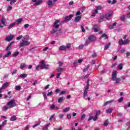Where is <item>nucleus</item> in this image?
Here are the masks:
<instances>
[{
    "mask_svg": "<svg viewBox=\"0 0 130 130\" xmlns=\"http://www.w3.org/2000/svg\"><path fill=\"white\" fill-rule=\"evenodd\" d=\"M117 73L116 71H113L112 74V81H115L116 84H119L120 83V81H121V78H117Z\"/></svg>",
    "mask_w": 130,
    "mask_h": 130,
    "instance_id": "f257e3e1",
    "label": "nucleus"
},
{
    "mask_svg": "<svg viewBox=\"0 0 130 130\" xmlns=\"http://www.w3.org/2000/svg\"><path fill=\"white\" fill-rule=\"evenodd\" d=\"M25 37L23 38L22 42L19 44V47H25L30 45V42L28 41V39H26Z\"/></svg>",
    "mask_w": 130,
    "mask_h": 130,
    "instance_id": "f03ea898",
    "label": "nucleus"
},
{
    "mask_svg": "<svg viewBox=\"0 0 130 130\" xmlns=\"http://www.w3.org/2000/svg\"><path fill=\"white\" fill-rule=\"evenodd\" d=\"M7 105L9 108H13L17 106V101L16 100H12L7 103Z\"/></svg>",
    "mask_w": 130,
    "mask_h": 130,
    "instance_id": "7ed1b4c3",
    "label": "nucleus"
},
{
    "mask_svg": "<svg viewBox=\"0 0 130 130\" xmlns=\"http://www.w3.org/2000/svg\"><path fill=\"white\" fill-rule=\"evenodd\" d=\"M129 40H125L123 41L122 39H120L118 43L120 45H126V44H129Z\"/></svg>",
    "mask_w": 130,
    "mask_h": 130,
    "instance_id": "20e7f679",
    "label": "nucleus"
},
{
    "mask_svg": "<svg viewBox=\"0 0 130 130\" xmlns=\"http://www.w3.org/2000/svg\"><path fill=\"white\" fill-rule=\"evenodd\" d=\"M40 63L41 70H44V69H46V70L48 69V64H45V62H44V60L41 61Z\"/></svg>",
    "mask_w": 130,
    "mask_h": 130,
    "instance_id": "39448f33",
    "label": "nucleus"
},
{
    "mask_svg": "<svg viewBox=\"0 0 130 130\" xmlns=\"http://www.w3.org/2000/svg\"><path fill=\"white\" fill-rule=\"evenodd\" d=\"M74 17V15L71 14L69 16H66L64 18V21L65 22H69V21H71L72 20V18Z\"/></svg>",
    "mask_w": 130,
    "mask_h": 130,
    "instance_id": "423d86ee",
    "label": "nucleus"
},
{
    "mask_svg": "<svg viewBox=\"0 0 130 130\" xmlns=\"http://www.w3.org/2000/svg\"><path fill=\"white\" fill-rule=\"evenodd\" d=\"M1 23L3 24V25H1L0 23V27L1 28H3V27L6 26V19L5 18V17H4V16H3L1 19Z\"/></svg>",
    "mask_w": 130,
    "mask_h": 130,
    "instance_id": "0eeeda50",
    "label": "nucleus"
},
{
    "mask_svg": "<svg viewBox=\"0 0 130 130\" xmlns=\"http://www.w3.org/2000/svg\"><path fill=\"white\" fill-rule=\"evenodd\" d=\"M59 20H56L53 24V26L55 28V29H57V28H59Z\"/></svg>",
    "mask_w": 130,
    "mask_h": 130,
    "instance_id": "6e6552de",
    "label": "nucleus"
},
{
    "mask_svg": "<svg viewBox=\"0 0 130 130\" xmlns=\"http://www.w3.org/2000/svg\"><path fill=\"white\" fill-rule=\"evenodd\" d=\"M104 16L105 18L107 20H110V19H111V17H112V13H108L107 14H105Z\"/></svg>",
    "mask_w": 130,
    "mask_h": 130,
    "instance_id": "1a4fd4ad",
    "label": "nucleus"
},
{
    "mask_svg": "<svg viewBox=\"0 0 130 130\" xmlns=\"http://www.w3.org/2000/svg\"><path fill=\"white\" fill-rule=\"evenodd\" d=\"M14 37H15V36L10 35V36L6 37V38L5 39V40L6 41L9 42V41H11V40H12V39H13Z\"/></svg>",
    "mask_w": 130,
    "mask_h": 130,
    "instance_id": "9d476101",
    "label": "nucleus"
},
{
    "mask_svg": "<svg viewBox=\"0 0 130 130\" xmlns=\"http://www.w3.org/2000/svg\"><path fill=\"white\" fill-rule=\"evenodd\" d=\"M15 42H11L10 44L6 47V50L7 51H9V50H11V48H12V44H13Z\"/></svg>",
    "mask_w": 130,
    "mask_h": 130,
    "instance_id": "9b49d317",
    "label": "nucleus"
},
{
    "mask_svg": "<svg viewBox=\"0 0 130 130\" xmlns=\"http://www.w3.org/2000/svg\"><path fill=\"white\" fill-rule=\"evenodd\" d=\"M92 30H93L95 32H98V31H99V29H98V25H97V24L94 25L92 28Z\"/></svg>",
    "mask_w": 130,
    "mask_h": 130,
    "instance_id": "f8f14e48",
    "label": "nucleus"
},
{
    "mask_svg": "<svg viewBox=\"0 0 130 130\" xmlns=\"http://www.w3.org/2000/svg\"><path fill=\"white\" fill-rule=\"evenodd\" d=\"M22 21H23V19L22 18L17 19L15 20V22L14 23L17 24H21V23H22Z\"/></svg>",
    "mask_w": 130,
    "mask_h": 130,
    "instance_id": "ddd939ff",
    "label": "nucleus"
},
{
    "mask_svg": "<svg viewBox=\"0 0 130 130\" xmlns=\"http://www.w3.org/2000/svg\"><path fill=\"white\" fill-rule=\"evenodd\" d=\"M110 45H111V43H108L106 45H105L104 50H107V49L110 47Z\"/></svg>",
    "mask_w": 130,
    "mask_h": 130,
    "instance_id": "4468645a",
    "label": "nucleus"
},
{
    "mask_svg": "<svg viewBox=\"0 0 130 130\" xmlns=\"http://www.w3.org/2000/svg\"><path fill=\"white\" fill-rule=\"evenodd\" d=\"M113 101H114L113 100L107 101L106 103H104L103 106H106V105H108V104H111L112 102H113Z\"/></svg>",
    "mask_w": 130,
    "mask_h": 130,
    "instance_id": "2eb2a0df",
    "label": "nucleus"
},
{
    "mask_svg": "<svg viewBox=\"0 0 130 130\" xmlns=\"http://www.w3.org/2000/svg\"><path fill=\"white\" fill-rule=\"evenodd\" d=\"M63 68H61L60 67H58L57 68H56V71L58 73H62V72H63Z\"/></svg>",
    "mask_w": 130,
    "mask_h": 130,
    "instance_id": "dca6fc26",
    "label": "nucleus"
},
{
    "mask_svg": "<svg viewBox=\"0 0 130 130\" xmlns=\"http://www.w3.org/2000/svg\"><path fill=\"white\" fill-rule=\"evenodd\" d=\"M88 39L90 41V42L92 41H95L96 40V38L94 36H90L88 38Z\"/></svg>",
    "mask_w": 130,
    "mask_h": 130,
    "instance_id": "f3484780",
    "label": "nucleus"
},
{
    "mask_svg": "<svg viewBox=\"0 0 130 130\" xmlns=\"http://www.w3.org/2000/svg\"><path fill=\"white\" fill-rule=\"evenodd\" d=\"M7 109H11L9 106H5L2 108L3 111H7Z\"/></svg>",
    "mask_w": 130,
    "mask_h": 130,
    "instance_id": "a211bd4d",
    "label": "nucleus"
},
{
    "mask_svg": "<svg viewBox=\"0 0 130 130\" xmlns=\"http://www.w3.org/2000/svg\"><path fill=\"white\" fill-rule=\"evenodd\" d=\"M43 2V1L42 0H39V1H37V3H36L34 4V6H38L39 5H41V4H42Z\"/></svg>",
    "mask_w": 130,
    "mask_h": 130,
    "instance_id": "6ab92c4d",
    "label": "nucleus"
},
{
    "mask_svg": "<svg viewBox=\"0 0 130 130\" xmlns=\"http://www.w3.org/2000/svg\"><path fill=\"white\" fill-rule=\"evenodd\" d=\"M50 125V123H48L46 124L43 127V130H48V126Z\"/></svg>",
    "mask_w": 130,
    "mask_h": 130,
    "instance_id": "aec40b11",
    "label": "nucleus"
},
{
    "mask_svg": "<svg viewBox=\"0 0 130 130\" xmlns=\"http://www.w3.org/2000/svg\"><path fill=\"white\" fill-rule=\"evenodd\" d=\"M11 54H12V52L11 51H8L7 54L3 56V58H5L6 57H9V56H10Z\"/></svg>",
    "mask_w": 130,
    "mask_h": 130,
    "instance_id": "412c9836",
    "label": "nucleus"
},
{
    "mask_svg": "<svg viewBox=\"0 0 130 130\" xmlns=\"http://www.w3.org/2000/svg\"><path fill=\"white\" fill-rule=\"evenodd\" d=\"M105 15H102L101 16L99 19V22L102 23V22H103V18H105Z\"/></svg>",
    "mask_w": 130,
    "mask_h": 130,
    "instance_id": "4be33fe9",
    "label": "nucleus"
},
{
    "mask_svg": "<svg viewBox=\"0 0 130 130\" xmlns=\"http://www.w3.org/2000/svg\"><path fill=\"white\" fill-rule=\"evenodd\" d=\"M64 99V98H63V96L59 98V99H58V103H61V102L63 101Z\"/></svg>",
    "mask_w": 130,
    "mask_h": 130,
    "instance_id": "5701e85b",
    "label": "nucleus"
},
{
    "mask_svg": "<svg viewBox=\"0 0 130 130\" xmlns=\"http://www.w3.org/2000/svg\"><path fill=\"white\" fill-rule=\"evenodd\" d=\"M52 4H53V3L52 2V0H48V2L47 3V5L48 6V7H51V6H52Z\"/></svg>",
    "mask_w": 130,
    "mask_h": 130,
    "instance_id": "b1692460",
    "label": "nucleus"
},
{
    "mask_svg": "<svg viewBox=\"0 0 130 130\" xmlns=\"http://www.w3.org/2000/svg\"><path fill=\"white\" fill-rule=\"evenodd\" d=\"M67 49L66 46L62 45L59 47V50H64Z\"/></svg>",
    "mask_w": 130,
    "mask_h": 130,
    "instance_id": "393cba45",
    "label": "nucleus"
},
{
    "mask_svg": "<svg viewBox=\"0 0 130 130\" xmlns=\"http://www.w3.org/2000/svg\"><path fill=\"white\" fill-rule=\"evenodd\" d=\"M24 68H26V64L25 63H22L20 64V68L21 70H23V69H24Z\"/></svg>",
    "mask_w": 130,
    "mask_h": 130,
    "instance_id": "a878e982",
    "label": "nucleus"
},
{
    "mask_svg": "<svg viewBox=\"0 0 130 130\" xmlns=\"http://www.w3.org/2000/svg\"><path fill=\"white\" fill-rule=\"evenodd\" d=\"M9 85V83L6 82L4 83L2 87V89H6L7 87H8V85Z\"/></svg>",
    "mask_w": 130,
    "mask_h": 130,
    "instance_id": "bb28decb",
    "label": "nucleus"
},
{
    "mask_svg": "<svg viewBox=\"0 0 130 130\" xmlns=\"http://www.w3.org/2000/svg\"><path fill=\"white\" fill-rule=\"evenodd\" d=\"M118 68L119 71H121V70H122V68H123V64L121 63L119 64V65L118 66Z\"/></svg>",
    "mask_w": 130,
    "mask_h": 130,
    "instance_id": "cd10ccee",
    "label": "nucleus"
},
{
    "mask_svg": "<svg viewBox=\"0 0 130 130\" xmlns=\"http://www.w3.org/2000/svg\"><path fill=\"white\" fill-rule=\"evenodd\" d=\"M80 20H81V16H77L75 17L74 21L78 22L80 21Z\"/></svg>",
    "mask_w": 130,
    "mask_h": 130,
    "instance_id": "c85d7f7f",
    "label": "nucleus"
},
{
    "mask_svg": "<svg viewBox=\"0 0 130 130\" xmlns=\"http://www.w3.org/2000/svg\"><path fill=\"white\" fill-rule=\"evenodd\" d=\"M116 22H114V23H113V24L112 25H110L109 26V29H112L114 27V26L116 25Z\"/></svg>",
    "mask_w": 130,
    "mask_h": 130,
    "instance_id": "c756f323",
    "label": "nucleus"
},
{
    "mask_svg": "<svg viewBox=\"0 0 130 130\" xmlns=\"http://www.w3.org/2000/svg\"><path fill=\"white\" fill-rule=\"evenodd\" d=\"M71 109V108L67 107L63 110V112H68V111H70V110Z\"/></svg>",
    "mask_w": 130,
    "mask_h": 130,
    "instance_id": "7c9ffc66",
    "label": "nucleus"
},
{
    "mask_svg": "<svg viewBox=\"0 0 130 130\" xmlns=\"http://www.w3.org/2000/svg\"><path fill=\"white\" fill-rule=\"evenodd\" d=\"M15 25H16V23H13L11 24L9 27H8V29H12V28H13V27H14V26H15Z\"/></svg>",
    "mask_w": 130,
    "mask_h": 130,
    "instance_id": "2f4dec72",
    "label": "nucleus"
},
{
    "mask_svg": "<svg viewBox=\"0 0 130 130\" xmlns=\"http://www.w3.org/2000/svg\"><path fill=\"white\" fill-rule=\"evenodd\" d=\"M89 68H90V65H88L87 67L85 68L83 71V73H86V71L89 70Z\"/></svg>",
    "mask_w": 130,
    "mask_h": 130,
    "instance_id": "473e14b6",
    "label": "nucleus"
},
{
    "mask_svg": "<svg viewBox=\"0 0 130 130\" xmlns=\"http://www.w3.org/2000/svg\"><path fill=\"white\" fill-rule=\"evenodd\" d=\"M89 76H90V74H87L85 76L81 77L80 79H81V80H84V79H87L89 78Z\"/></svg>",
    "mask_w": 130,
    "mask_h": 130,
    "instance_id": "72a5a7b5",
    "label": "nucleus"
},
{
    "mask_svg": "<svg viewBox=\"0 0 130 130\" xmlns=\"http://www.w3.org/2000/svg\"><path fill=\"white\" fill-rule=\"evenodd\" d=\"M17 119L16 116H13L10 119L11 121H15Z\"/></svg>",
    "mask_w": 130,
    "mask_h": 130,
    "instance_id": "f704fd0d",
    "label": "nucleus"
},
{
    "mask_svg": "<svg viewBox=\"0 0 130 130\" xmlns=\"http://www.w3.org/2000/svg\"><path fill=\"white\" fill-rule=\"evenodd\" d=\"M15 89H16V90H17V91H19V90H21V86L19 85H16L15 86Z\"/></svg>",
    "mask_w": 130,
    "mask_h": 130,
    "instance_id": "c9c22d12",
    "label": "nucleus"
},
{
    "mask_svg": "<svg viewBox=\"0 0 130 130\" xmlns=\"http://www.w3.org/2000/svg\"><path fill=\"white\" fill-rule=\"evenodd\" d=\"M54 108H55V105H54V104L51 105V106L50 107V109H51L52 110H53Z\"/></svg>",
    "mask_w": 130,
    "mask_h": 130,
    "instance_id": "e433bc0d",
    "label": "nucleus"
},
{
    "mask_svg": "<svg viewBox=\"0 0 130 130\" xmlns=\"http://www.w3.org/2000/svg\"><path fill=\"white\" fill-rule=\"evenodd\" d=\"M102 38H104L105 39H108V37L107 36V35L105 34H103V35L102 36Z\"/></svg>",
    "mask_w": 130,
    "mask_h": 130,
    "instance_id": "4c0bfd02",
    "label": "nucleus"
},
{
    "mask_svg": "<svg viewBox=\"0 0 130 130\" xmlns=\"http://www.w3.org/2000/svg\"><path fill=\"white\" fill-rule=\"evenodd\" d=\"M19 51L15 52L14 53L13 56H18V55H19Z\"/></svg>",
    "mask_w": 130,
    "mask_h": 130,
    "instance_id": "58836bf2",
    "label": "nucleus"
},
{
    "mask_svg": "<svg viewBox=\"0 0 130 130\" xmlns=\"http://www.w3.org/2000/svg\"><path fill=\"white\" fill-rule=\"evenodd\" d=\"M20 77V78H27V74H21Z\"/></svg>",
    "mask_w": 130,
    "mask_h": 130,
    "instance_id": "ea45409f",
    "label": "nucleus"
},
{
    "mask_svg": "<svg viewBox=\"0 0 130 130\" xmlns=\"http://www.w3.org/2000/svg\"><path fill=\"white\" fill-rule=\"evenodd\" d=\"M112 111L111 110V109H108L106 110V113H111Z\"/></svg>",
    "mask_w": 130,
    "mask_h": 130,
    "instance_id": "a19ab883",
    "label": "nucleus"
},
{
    "mask_svg": "<svg viewBox=\"0 0 130 130\" xmlns=\"http://www.w3.org/2000/svg\"><path fill=\"white\" fill-rule=\"evenodd\" d=\"M109 123H108V120H106L104 123V125H105V126L108 125Z\"/></svg>",
    "mask_w": 130,
    "mask_h": 130,
    "instance_id": "79ce46f5",
    "label": "nucleus"
},
{
    "mask_svg": "<svg viewBox=\"0 0 130 130\" xmlns=\"http://www.w3.org/2000/svg\"><path fill=\"white\" fill-rule=\"evenodd\" d=\"M67 93V91H62L59 93V95H64V94H66Z\"/></svg>",
    "mask_w": 130,
    "mask_h": 130,
    "instance_id": "37998d69",
    "label": "nucleus"
},
{
    "mask_svg": "<svg viewBox=\"0 0 130 130\" xmlns=\"http://www.w3.org/2000/svg\"><path fill=\"white\" fill-rule=\"evenodd\" d=\"M6 124H7V120H4L2 124H1V125H2V126H4L5 125H6Z\"/></svg>",
    "mask_w": 130,
    "mask_h": 130,
    "instance_id": "c03bdc74",
    "label": "nucleus"
},
{
    "mask_svg": "<svg viewBox=\"0 0 130 130\" xmlns=\"http://www.w3.org/2000/svg\"><path fill=\"white\" fill-rule=\"evenodd\" d=\"M23 38V36H19L18 37L16 38V40H20V39H22Z\"/></svg>",
    "mask_w": 130,
    "mask_h": 130,
    "instance_id": "a18cd8bd",
    "label": "nucleus"
},
{
    "mask_svg": "<svg viewBox=\"0 0 130 130\" xmlns=\"http://www.w3.org/2000/svg\"><path fill=\"white\" fill-rule=\"evenodd\" d=\"M61 74V73H57L56 74V78L57 79H58V78H59V77H60V75Z\"/></svg>",
    "mask_w": 130,
    "mask_h": 130,
    "instance_id": "49530a36",
    "label": "nucleus"
},
{
    "mask_svg": "<svg viewBox=\"0 0 130 130\" xmlns=\"http://www.w3.org/2000/svg\"><path fill=\"white\" fill-rule=\"evenodd\" d=\"M55 32H56V29H52L50 31L51 34H54V33H55Z\"/></svg>",
    "mask_w": 130,
    "mask_h": 130,
    "instance_id": "de8ad7c7",
    "label": "nucleus"
},
{
    "mask_svg": "<svg viewBox=\"0 0 130 130\" xmlns=\"http://www.w3.org/2000/svg\"><path fill=\"white\" fill-rule=\"evenodd\" d=\"M116 66H117V63L116 62V63H114L113 65H112L111 68H112V69H113V68H115Z\"/></svg>",
    "mask_w": 130,
    "mask_h": 130,
    "instance_id": "09e8293b",
    "label": "nucleus"
},
{
    "mask_svg": "<svg viewBox=\"0 0 130 130\" xmlns=\"http://www.w3.org/2000/svg\"><path fill=\"white\" fill-rule=\"evenodd\" d=\"M16 2H17V0H12L10 2V5H14V4H15V3H16Z\"/></svg>",
    "mask_w": 130,
    "mask_h": 130,
    "instance_id": "8fccbe9b",
    "label": "nucleus"
},
{
    "mask_svg": "<svg viewBox=\"0 0 130 130\" xmlns=\"http://www.w3.org/2000/svg\"><path fill=\"white\" fill-rule=\"evenodd\" d=\"M66 49L67 48H71V43H68L66 46Z\"/></svg>",
    "mask_w": 130,
    "mask_h": 130,
    "instance_id": "3c124183",
    "label": "nucleus"
},
{
    "mask_svg": "<svg viewBox=\"0 0 130 130\" xmlns=\"http://www.w3.org/2000/svg\"><path fill=\"white\" fill-rule=\"evenodd\" d=\"M97 10H102V6H98L96 7Z\"/></svg>",
    "mask_w": 130,
    "mask_h": 130,
    "instance_id": "603ef678",
    "label": "nucleus"
},
{
    "mask_svg": "<svg viewBox=\"0 0 130 130\" xmlns=\"http://www.w3.org/2000/svg\"><path fill=\"white\" fill-rule=\"evenodd\" d=\"M86 117V115L85 114H83L82 116H81V120H83L84 119H85V118Z\"/></svg>",
    "mask_w": 130,
    "mask_h": 130,
    "instance_id": "864d4df0",
    "label": "nucleus"
},
{
    "mask_svg": "<svg viewBox=\"0 0 130 130\" xmlns=\"http://www.w3.org/2000/svg\"><path fill=\"white\" fill-rule=\"evenodd\" d=\"M123 100V97H121L118 100V102H121Z\"/></svg>",
    "mask_w": 130,
    "mask_h": 130,
    "instance_id": "5fc2aeb1",
    "label": "nucleus"
},
{
    "mask_svg": "<svg viewBox=\"0 0 130 130\" xmlns=\"http://www.w3.org/2000/svg\"><path fill=\"white\" fill-rule=\"evenodd\" d=\"M84 46H85V45H81L79 46V49H82V48H84Z\"/></svg>",
    "mask_w": 130,
    "mask_h": 130,
    "instance_id": "6e6d98bb",
    "label": "nucleus"
},
{
    "mask_svg": "<svg viewBox=\"0 0 130 130\" xmlns=\"http://www.w3.org/2000/svg\"><path fill=\"white\" fill-rule=\"evenodd\" d=\"M12 6H8L7 7L8 12H9V11H11V10H12Z\"/></svg>",
    "mask_w": 130,
    "mask_h": 130,
    "instance_id": "4d7b16f0",
    "label": "nucleus"
},
{
    "mask_svg": "<svg viewBox=\"0 0 130 130\" xmlns=\"http://www.w3.org/2000/svg\"><path fill=\"white\" fill-rule=\"evenodd\" d=\"M121 21H124L125 20V16H123L120 18Z\"/></svg>",
    "mask_w": 130,
    "mask_h": 130,
    "instance_id": "13d9d810",
    "label": "nucleus"
},
{
    "mask_svg": "<svg viewBox=\"0 0 130 130\" xmlns=\"http://www.w3.org/2000/svg\"><path fill=\"white\" fill-rule=\"evenodd\" d=\"M98 119V117L96 115L94 117H93V120H94V121H96V120H97Z\"/></svg>",
    "mask_w": 130,
    "mask_h": 130,
    "instance_id": "bf43d9fd",
    "label": "nucleus"
},
{
    "mask_svg": "<svg viewBox=\"0 0 130 130\" xmlns=\"http://www.w3.org/2000/svg\"><path fill=\"white\" fill-rule=\"evenodd\" d=\"M58 63L59 64V67H61V66H62V64H63V62H62L61 61H59Z\"/></svg>",
    "mask_w": 130,
    "mask_h": 130,
    "instance_id": "052dcab7",
    "label": "nucleus"
},
{
    "mask_svg": "<svg viewBox=\"0 0 130 130\" xmlns=\"http://www.w3.org/2000/svg\"><path fill=\"white\" fill-rule=\"evenodd\" d=\"M100 113H101V111H100V110L96 112V114L95 116H98V115H99V114H100Z\"/></svg>",
    "mask_w": 130,
    "mask_h": 130,
    "instance_id": "680f3d73",
    "label": "nucleus"
},
{
    "mask_svg": "<svg viewBox=\"0 0 130 130\" xmlns=\"http://www.w3.org/2000/svg\"><path fill=\"white\" fill-rule=\"evenodd\" d=\"M88 90H89V85L86 86V87L85 88L84 91H86V92H87V91H88Z\"/></svg>",
    "mask_w": 130,
    "mask_h": 130,
    "instance_id": "e2e57ef3",
    "label": "nucleus"
},
{
    "mask_svg": "<svg viewBox=\"0 0 130 130\" xmlns=\"http://www.w3.org/2000/svg\"><path fill=\"white\" fill-rule=\"evenodd\" d=\"M53 117H54V114L53 115H51L49 118V120H52V119H53Z\"/></svg>",
    "mask_w": 130,
    "mask_h": 130,
    "instance_id": "0e129e2a",
    "label": "nucleus"
},
{
    "mask_svg": "<svg viewBox=\"0 0 130 130\" xmlns=\"http://www.w3.org/2000/svg\"><path fill=\"white\" fill-rule=\"evenodd\" d=\"M83 96H84V97L87 96V91H84V93H83Z\"/></svg>",
    "mask_w": 130,
    "mask_h": 130,
    "instance_id": "69168bd1",
    "label": "nucleus"
},
{
    "mask_svg": "<svg viewBox=\"0 0 130 130\" xmlns=\"http://www.w3.org/2000/svg\"><path fill=\"white\" fill-rule=\"evenodd\" d=\"M127 107H130V103H128L127 105L125 106V108H127Z\"/></svg>",
    "mask_w": 130,
    "mask_h": 130,
    "instance_id": "338daca9",
    "label": "nucleus"
},
{
    "mask_svg": "<svg viewBox=\"0 0 130 130\" xmlns=\"http://www.w3.org/2000/svg\"><path fill=\"white\" fill-rule=\"evenodd\" d=\"M127 18H128V19H130V12H129V13L127 14Z\"/></svg>",
    "mask_w": 130,
    "mask_h": 130,
    "instance_id": "774afa93",
    "label": "nucleus"
}]
</instances>
